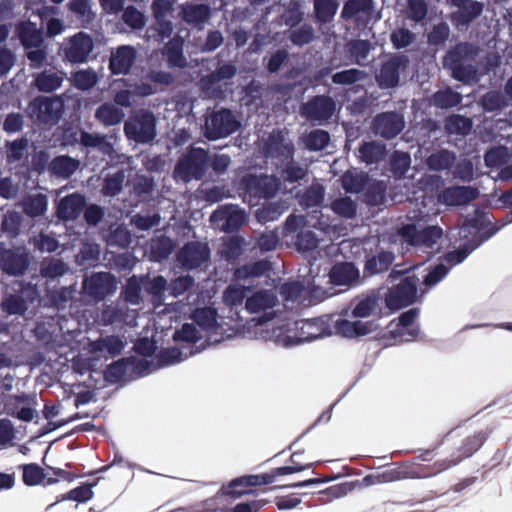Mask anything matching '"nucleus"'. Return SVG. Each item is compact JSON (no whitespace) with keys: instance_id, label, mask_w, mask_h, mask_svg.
Masks as SVG:
<instances>
[{"instance_id":"f257e3e1","label":"nucleus","mask_w":512,"mask_h":512,"mask_svg":"<svg viewBox=\"0 0 512 512\" xmlns=\"http://www.w3.org/2000/svg\"><path fill=\"white\" fill-rule=\"evenodd\" d=\"M479 52V47L474 43H456L443 56V67L450 72L451 77L455 80L469 83L476 79L475 63Z\"/></svg>"},{"instance_id":"f03ea898","label":"nucleus","mask_w":512,"mask_h":512,"mask_svg":"<svg viewBox=\"0 0 512 512\" xmlns=\"http://www.w3.org/2000/svg\"><path fill=\"white\" fill-rule=\"evenodd\" d=\"M431 477L428 465L416 462H403L396 466L366 475L362 479L365 486L390 483L403 479H421Z\"/></svg>"},{"instance_id":"7ed1b4c3","label":"nucleus","mask_w":512,"mask_h":512,"mask_svg":"<svg viewBox=\"0 0 512 512\" xmlns=\"http://www.w3.org/2000/svg\"><path fill=\"white\" fill-rule=\"evenodd\" d=\"M279 184L275 177L268 175L248 174L239 182L240 195L250 206L258 205L261 199H270L275 196Z\"/></svg>"},{"instance_id":"20e7f679","label":"nucleus","mask_w":512,"mask_h":512,"mask_svg":"<svg viewBox=\"0 0 512 512\" xmlns=\"http://www.w3.org/2000/svg\"><path fill=\"white\" fill-rule=\"evenodd\" d=\"M64 103L61 98L37 96L26 108L27 116L36 124L54 126L62 117Z\"/></svg>"},{"instance_id":"39448f33","label":"nucleus","mask_w":512,"mask_h":512,"mask_svg":"<svg viewBox=\"0 0 512 512\" xmlns=\"http://www.w3.org/2000/svg\"><path fill=\"white\" fill-rule=\"evenodd\" d=\"M208 151L200 147H191L183 154L176 166L175 174L184 182L201 180L208 168Z\"/></svg>"},{"instance_id":"423d86ee","label":"nucleus","mask_w":512,"mask_h":512,"mask_svg":"<svg viewBox=\"0 0 512 512\" xmlns=\"http://www.w3.org/2000/svg\"><path fill=\"white\" fill-rule=\"evenodd\" d=\"M157 119L153 112L140 109L130 115L124 124V132L128 139L136 143H149L156 137Z\"/></svg>"},{"instance_id":"0eeeda50","label":"nucleus","mask_w":512,"mask_h":512,"mask_svg":"<svg viewBox=\"0 0 512 512\" xmlns=\"http://www.w3.org/2000/svg\"><path fill=\"white\" fill-rule=\"evenodd\" d=\"M486 439L487 435L483 431L467 436L463 440L462 445L458 448L457 455L453 454L451 458L438 460L433 464L428 465L431 477L436 476L439 473L458 465L464 459L471 457L483 446Z\"/></svg>"},{"instance_id":"6e6552de","label":"nucleus","mask_w":512,"mask_h":512,"mask_svg":"<svg viewBox=\"0 0 512 512\" xmlns=\"http://www.w3.org/2000/svg\"><path fill=\"white\" fill-rule=\"evenodd\" d=\"M239 127L240 123L232 111L227 108H221L213 110L206 116L204 134L209 140H218L233 134Z\"/></svg>"},{"instance_id":"1a4fd4ad","label":"nucleus","mask_w":512,"mask_h":512,"mask_svg":"<svg viewBox=\"0 0 512 512\" xmlns=\"http://www.w3.org/2000/svg\"><path fill=\"white\" fill-rule=\"evenodd\" d=\"M417 277H404L397 285L388 289L385 304L390 310L396 311L412 305L417 297Z\"/></svg>"},{"instance_id":"9d476101","label":"nucleus","mask_w":512,"mask_h":512,"mask_svg":"<svg viewBox=\"0 0 512 512\" xmlns=\"http://www.w3.org/2000/svg\"><path fill=\"white\" fill-rule=\"evenodd\" d=\"M409 65V58L405 54H391L382 62L379 72L376 74V82L382 89L395 88L400 82V73Z\"/></svg>"},{"instance_id":"9b49d317","label":"nucleus","mask_w":512,"mask_h":512,"mask_svg":"<svg viewBox=\"0 0 512 512\" xmlns=\"http://www.w3.org/2000/svg\"><path fill=\"white\" fill-rule=\"evenodd\" d=\"M398 234L409 245L432 248L443 236V230L437 225L418 230L413 223L403 224Z\"/></svg>"},{"instance_id":"f8f14e48","label":"nucleus","mask_w":512,"mask_h":512,"mask_svg":"<svg viewBox=\"0 0 512 512\" xmlns=\"http://www.w3.org/2000/svg\"><path fill=\"white\" fill-rule=\"evenodd\" d=\"M93 49V38L80 31L64 42L62 46L63 59L71 64L86 63Z\"/></svg>"},{"instance_id":"ddd939ff","label":"nucleus","mask_w":512,"mask_h":512,"mask_svg":"<svg viewBox=\"0 0 512 512\" xmlns=\"http://www.w3.org/2000/svg\"><path fill=\"white\" fill-rule=\"evenodd\" d=\"M117 288L116 278L110 272H94L85 277L82 289L85 295L95 301H102L113 294Z\"/></svg>"},{"instance_id":"4468645a","label":"nucleus","mask_w":512,"mask_h":512,"mask_svg":"<svg viewBox=\"0 0 512 512\" xmlns=\"http://www.w3.org/2000/svg\"><path fill=\"white\" fill-rule=\"evenodd\" d=\"M335 101L328 95H316L300 106V113L308 121L325 122L335 112Z\"/></svg>"},{"instance_id":"2eb2a0df","label":"nucleus","mask_w":512,"mask_h":512,"mask_svg":"<svg viewBox=\"0 0 512 512\" xmlns=\"http://www.w3.org/2000/svg\"><path fill=\"white\" fill-rule=\"evenodd\" d=\"M404 127V116L396 111H385L377 114L371 125L373 133L386 140L397 137Z\"/></svg>"},{"instance_id":"dca6fc26","label":"nucleus","mask_w":512,"mask_h":512,"mask_svg":"<svg viewBox=\"0 0 512 512\" xmlns=\"http://www.w3.org/2000/svg\"><path fill=\"white\" fill-rule=\"evenodd\" d=\"M30 255L25 247L7 249L0 246V266L10 276H22L29 267Z\"/></svg>"},{"instance_id":"f3484780","label":"nucleus","mask_w":512,"mask_h":512,"mask_svg":"<svg viewBox=\"0 0 512 512\" xmlns=\"http://www.w3.org/2000/svg\"><path fill=\"white\" fill-rule=\"evenodd\" d=\"M176 258L182 268L193 270L209 260L210 248L207 243L190 241L177 252Z\"/></svg>"},{"instance_id":"a211bd4d","label":"nucleus","mask_w":512,"mask_h":512,"mask_svg":"<svg viewBox=\"0 0 512 512\" xmlns=\"http://www.w3.org/2000/svg\"><path fill=\"white\" fill-rule=\"evenodd\" d=\"M300 455L299 451H295L290 456L289 466L277 467L271 469L267 473H263L260 476H250L246 478H242L244 483L246 484H254V485H268L275 481V479L279 476L289 475L297 472H301L305 469H309L313 466L312 462L301 463L297 460V457Z\"/></svg>"},{"instance_id":"6ab92c4d","label":"nucleus","mask_w":512,"mask_h":512,"mask_svg":"<svg viewBox=\"0 0 512 512\" xmlns=\"http://www.w3.org/2000/svg\"><path fill=\"white\" fill-rule=\"evenodd\" d=\"M137 58V50L131 45H120L112 51L108 68L112 75L130 73Z\"/></svg>"},{"instance_id":"aec40b11","label":"nucleus","mask_w":512,"mask_h":512,"mask_svg":"<svg viewBox=\"0 0 512 512\" xmlns=\"http://www.w3.org/2000/svg\"><path fill=\"white\" fill-rule=\"evenodd\" d=\"M374 12L373 0H347L341 11L345 20H354L358 25H367Z\"/></svg>"},{"instance_id":"412c9836","label":"nucleus","mask_w":512,"mask_h":512,"mask_svg":"<svg viewBox=\"0 0 512 512\" xmlns=\"http://www.w3.org/2000/svg\"><path fill=\"white\" fill-rule=\"evenodd\" d=\"M330 282L336 286H357L360 282V272L352 262H340L332 266L329 272Z\"/></svg>"},{"instance_id":"4be33fe9","label":"nucleus","mask_w":512,"mask_h":512,"mask_svg":"<svg viewBox=\"0 0 512 512\" xmlns=\"http://www.w3.org/2000/svg\"><path fill=\"white\" fill-rule=\"evenodd\" d=\"M15 34L25 50L39 48L44 43V34L36 23L22 20L15 26Z\"/></svg>"},{"instance_id":"5701e85b","label":"nucleus","mask_w":512,"mask_h":512,"mask_svg":"<svg viewBox=\"0 0 512 512\" xmlns=\"http://www.w3.org/2000/svg\"><path fill=\"white\" fill-rule=\"evenodd\" d=\"M86 206L84 195L74 192L61 198L57 206V216L64 221L76 220Z\"/></svg>"},{"instance_id":"b1692460","label":"nucleus","mask_w":512,"mask_h":512,"mask_svg":"<svg viewBox=\"0 0 512 512\" xmlns=\"http://www.w3.org/2000/svg\"><path fill=\"white\" fill-rule=\"evenodd\" d=\"M478 196L479 191L477 188L471 186H451L442 191L440 199L448 206H461L474 201Z\"/></svg>"},{"instance_id":"393cba45","label":"nucleus","mask_w":512,"mask_h":512,"mask_svg":"<svg viewBox=\"0 0 512 512\" xmlns=\"http://www.w3.org/2000/svg\"><path fill=\"white\" fill-rule=\"evenodd\" d=\"M181 17L188 25L202 30L211 17V8L207 4H186L182 7Z\"/></svg>"},{"instance_id":"a878e982","label":"nucleus","mask_w":512,"mask_h":512,"mask_svg":"<svg viewBox=\"0 0 512 512\" xmlns=\"http://www.w3.org/2000/svg\"><path fill=\"white\" fill-rule=\"evenodd\" d=\"M335 330L337 334L347 338H354L368 335L376 329L374 321H349L347 319L337 320L335 323Z\"/></svg>"},{"instance_id":"bb28decb","label":"nucleus","mask_w":512,"mask_h":512,"mask_svg":"<svg viewBox=\"0 0 512 512\" xmlns=\"http://www.w3.org/2000/svg\"><path fill=\"white\" fill-rule=\"evenodd\" d=\"M22 470V480L26 486H36L43 484L44 486L53 485L58 482L57 478H52L49 473L36 463L23 464L20 466Z\"/></svg>"},{"instance_id":"cd10ccee","label":"nucleus","mask_w":512,"mask_h":512,"mask_svg":"<svg viewBox=\"0 0 512 512\" xmlns=\"http://www.w3.org/2000/svg\"><path fill=\"white\" fill-rule=\"evenodd\" d=\"M394 259L395 256L391 251H381L367 257L363 269L364 275L373 276L388 271Z\"/></svg>"},{"instance_id":"c85d7f7f","label":"nucleus","mask_w":512,"mask_h":512,"mask_svg":"<svg viewBox=\"0 0 512 512\" xmlns=\"http://www.w3.org/2000/svg\"><path fill=\"white\" fill-rule=\"evenodd\" d=\"M277 297L271 290H260L246 299L245 308L250 313H260L273 308Z\"/></svg>"},{"instance_id":"c756f323","label":"nucleus","mask_w":512,"mask_h":512,"mask_svg":"<svg viewBox=\"0 0 512 512\" xmlns=\"http://www.w3.org/2000/svg\"><path fill=\"white\" fill-rule=\"evenodd\" d=\"M458 8L459 11L452 14V21L458 29H461L467 27L481 15L484 5L481 2L471 0L464 6Z\"/></svg>"},{"instance_id":"7c9ffc66","label":"nucleus","mask_w":512,"mask_h":512,"mask_svg":"<svg viewBox=\"0 0 512 512\" xmlns=\"http://www.w3.org/2000/svg\"><path fill=\"white\" fill-rule=\"evenodd\" d=\"M90 347L93 353H99L105 356L107 354L110 357H115L122 352L124 342L118 336L108 335L93 341Z\"/></svg>"},{"instance_id":"2f4dec72","label":"nucleus","mask_w":512,"mask_h":512,"mask_svg":"<svg viewBox=\"0 0 512 512\" xmlns=\"http://www.w3.org/2000/svg\"><path fill=\"white\" fill-rule=\"evenodd\" d=\"M79 164L78 160L68 155H60L49 162L48 170L52 175L68 179L78 169Z\"/></svg>"},{"instance_id":"473e14b6","label":"nucleus","mask_w":512,"mask_h":512,"mask_svg":"<svg viewBox=\"0 0 512 512\" xmlns=\"http://www.w3.org/2000/svg\"><path fill=\"white\" fill-rule=\"evenodd\" d=\"M359 158L366 164H377L387 155L385 144L377 141L363 142L358 148Z\"/></svg>"},{"instance_id":"72a5a7b5","label":"nucleus","mask_w":512,"mask_h":512,"mask_svg":"<svg viewBox=\"0 0 512 512\" xmlns=\"http://www.w3.org/2000/svg\"><path fill=\"white\" fill-rule=\"evenodd\" d=\"M80 144L86 148H97L98 151L105 156L111 157L114 153V147L112 143L107 140L105 135L89 133L81 130Z\"/></svg>"},{"instance_id":"f704fd0d","label":"nucleus","mask_w":512,"mask_h":512,"mask_svg":"<svg viewBox=\"0 0 512 512\" xmlns=\"http://www.w3.org/2000/svg\"><path fill=\"white\" fill-rule=\"evenodd\" d=\"M124 112L112 103L105 102L95 111V118L104 126H114L122 122Z\"/></svg>"},{"instance_id":"c9c22d12","label":"nucleus","mask_w":512,"mask_h":512,"mask_svg":"<svg viewBox=\"0 0 512 512\" xmlns=\"http://www.w3.org/2000/svg\"><path fill=\"white\" fill-rule=\"evenodd\" d=\"M174 247L173 240L165 235L152 239L150 243L151 259L157 262L167 259L173 252Z\"/></svg>"},{"instance_id":"e433bc0d","label":"nucleus","mask_w":512,"mask_h":512,"mask_svg":"<svg viewBox=\"0 0 512 512\" xmlns=\"http://www.w3.org/2000/svg\"><path fill=\"white\" fill-rule=\"evenodd\" d=\"M462 99V95L450 87L438 90L432 96L433 105L441 109L456 107L461 103Z\"/></svg>"},{"instance_id":"4c0bfd02","label":"nucleus","mask_w":512,"mask_h":512,"mask_svg":"<svg viewBox=\"0 0 512 512\" xmlns=\"http://www.w3.org/2000/svg\"><path fill=\"white\" fill-rule=\"evenodd\" d=\"M271 262L268 260H258L256 262L245 264L235 271L236 279H247L250 277H260L271 270Z\"/></svg>"},{"instance_id":"58836bf2","label":"nucleus","mask_w":512,"mask_h":512,"mask_svg":"<svg viewBox=\"0 0 512 512\" xmlns=\"http://www.w3.org/2000/svg\"><path fill=\"white\" fill-rule=\"evenodd\" d=\"M343 189L348 193L363 191L368 183V176L363 172L346 171L341 177Z\"/></svg>"},{"instance_id":"ea45409f","label":"nucleus","mask_w":512,"mask_h":512,"mask_svg":"<svg viewBox=\"0 0 512 512\" xmlns=\"http://www.w3.org/2000/svg\"><path fill=\"white\" fill-rule=\"evenodd\" d=\"M261 474H257L256 476H260ZM251 475H244L241 477H237L231 480L228 484L223 485L221 487V492L230 496L234 499L240 498L243 495L251 494L254 491L251 489L252 487H256L254 484H246L242 478L250 477Z\"/></svg>"},{"instance_id":"a19ab883","label":"nucleus","mask_w":512,"mask_h":512,"mask_svg":"<svg viewBox=\"0 0 512 512\" xmlns=\"http://www.w3.org/2000/svg\"><path fill=\"white\" fill-rule=\"evenodd\" d=\"M124 180L125 172L122 169H119L112 174H107L101 188L102 195L106 197L118 195L123 189Z\"/></svg>"},{"instance_id":"79ce46f5","label":"nucleus","mask_w":512,"mask_h":512,"mask_svg":"<svg viewBox=\"0 0 512 512\" xmlns=\"http://www.w3.org/2000/svg\"><path fill=\"white\" fill-rule=\"evenodd\" d=\"M325 188L318 183L311 184L300 198V205L305 208L320 207L324 201Z\"/></svg>"},{"instance_id":"37998d69","label":"nucleus","mask_w":512,"mask_h":512,"mask_svg":"<svg viewBox=\"0 0 512 512\" xmlns=\"http://www.w3.org/2000/svg\"><path fill=\"white\" fill-rule=\"evenodd\" d=\"M169 68H184L187 65L183 55L182 44L179 42H168L163 50Z\"/></svg>"},{"instance_id":"c03bdc74","label":"nucleus","mask_w":512,"mask_h":512,"mask_svg":"<svg viewBox=\"0 0 512 512\" xmlns=\"http://www.w3.org/2000/svg\"><path fill=\"white\" fill-rule=\"evenodd\" d=\"M48 206L47 196L44 194L31 195L23 202V212L30 217H39L45 214Z\"/></svg>"},{"instance_id":"a18cd8bd","label":"nucleus","mask_w":512,"mask_h":512,"mask_svg":"<svg viewBox=\"0 0 512 512\" xmlns=\"http://www.w3.org/2000/svg\"><path fill=\"white\" fill-rule=\"evenodd\" d=\"M371 49L372 45L369 40L355 39L346 45L347 53L354 58L353 62L358 65H363Z\"/></svg>"},{"instance_id":"49530a36","label":"nucleus","mask_w":512,"mask_h":512,"mask_svg":"<svg viewBox=\"0 0 512 512\" xmlns=\"http://www.w3.org/2000/svg\"><path fill=\"white\" fill-rule=\"evenodd\" d=\"M455 160L456 156L453 152L440 150L427 158V164L432 170L443 171L450 169L454 165Z\"/></svg>"},{"instance_id":"de8ad7c7","label":"nucleus","mask_w":512,"mask_h":512,"mask_svg":"<svg viewBox=\"0 0 512 512\" xmlns=\"http://www.w3.org/2000/svg\"><path fill=\"white\" fill-rule=\"evenodd\" d=\"M472 128V120L463 115L454 114L445 119V130L449 134L466 135Z\"/></svg>"},{"instance_id":"09e8293b","label":"nucleus","mask_w":512,"mask_h":512,"mask_svg":"<svg viewBox=\"0 0 512 512\" xmlns=\"http://www.w3.org/2000/svg\"><path fill=\"white\" fill-rule=\"evenodd\" d=\"M330 207L335 214L345 219H353L357 214V204L348 196L336 198Z\"/></svg>"},{"instance_id":"8fccbe9b","label":"nucleus","mask_w":512,"mask_h":512,"mask_svg":"<svg viewBox=\"0 0 512 512\" xmlns=\"http://www.w3.org/2000/svg\"><path fill=\"white\" fill-rule=\"evenodd\" d=\"M21 216L15 211H8L2 215L0 229L8 238H16L20 233Z\"/></svg>"},{"instance_id":"3c124183","label":"nucleus","mask_w":512,"mask_h":512,"mask_svg":"<svg viewBox=\"0 0 512 512\" xmlns=\"http://www.w3.org/2000/svg\"><path fill=\"white\" fill-rule=\"evenodd\" d=\"M193 319L198 326L206 331L214 330L217 327V312L214 308H198L193 313Z\"/></svg>"},{"instance_id":"603ef678","label":"nucleus","mask_w":512,"mask_h":512,"mask_svg":"<svg viewBox=\"0 0 512 512\" xmlns=\"http://www.w3.org/2000/svg\"><path fill=\"white\" fill-rule=\"evenodd\" d=\"M338 6L336 0H315L314 12L317 20L321 23L330 22L335 16Z\"/></svg>"},{"instance_id":"864d4df0","label":"nucleus","mask_w":512,"mask_h":512,"mask_svg":"<svg viewBox=\"0 0 512 512\" xmlns=\"http://www.w3.org/2000/svg\"><path fill=\"white\" fill-rule=\"evenodd\" d=\"M326 327L320 319H308L302 322L300 334L302 339L312 341L325 335Z\"/></svg>"},{"instance_id":"5fc2aeb1","label":"nucleus","mask_w":512,"mask_h":512,"mask_svg":"<svg viewBox=\"0 0 512 512\" xmlns=\"http://www.w3.org/2000/svg\"><path fill=\"white\" fill-rule=\"evenodd\" d=\"M330 142V134L322 129H314L310 131L304 140L305 146L310 151H320L328 146Z\"/></svg>"},{"instance_id":"6e6d98bb","label":"nucleus","mask_w":512,"mask_h":512,"mask_svg":"<svg viewBox=\"0 0 512 512\" xmlns=\"http://www.w3.org/2000/svg\"><path fill=\"white\" fill-rule=\"evenodd\" d=\"M63 82V78L55 72H42L35 79V86L42 92H53L57 90Z\"/></svg>"},{"instance_id":"4d7b16f0","label":"nucleus","mask_w":512,"mask_h":512,"mask_svg":"<svg viewBox=\"0 0 512 512\" xmlns=\"http://www.w3.org/2000/svg\"><path fill=\"white\" fill-rule=\"evenodd\" d=\"M72 82L75 88L86 91L97 84L98 76L92 69H83L72 74Z\"/></svg>"},{"instance_id":"13d9d810","label":"nucleus","mask_w":512,"mask_h":512,"mask_svg":"<svg viewBox=\"0 0 512 512\" xmlns=\"http://www.w3.org/2000/svg\"><path fill=\"white\" fill-rule=\"evenodd\" d=\"M280 293L287 301L302 302L305 300L307 290L301 282L294 281L283 284Z\"/></svg>"},{"instance_id":"bf43d9fd","label":"nucleus","mask_w":512,"mask_h":512,"mask_svg":"<svg viewBox=\"0 0 512 512\" xmlns=\"http://www.w3.org/2000/svg\"><path fill=\"white\" fill-rule=\"evenodd\" d=\"M365 78L366 72L356 68H351L333 74L332 82L337 85H352L356 82L364 80Z\"/></svg>"},{"instance_id":"052dcab7","label":"nucleus","mask_w":512,"mask_h":512,"mask_svg":"<svg viewBox=\"0 0 512 512\" xmlns=\"http://www.w3.org/2000/svg\"><path fill=\"white\" fill-rule=\"evenodd\" d=\"M97 484V481L87 484L83 483L80 486L71 489L69 492L62 496V500H72L79 503L91 500L94 497L92 488Z\"/></svg>"},{"instance_id":"680f3d73","label":"nucleus","mask_w":512,"mask_h":512,"mask_svg":"<svg viewBox=\"0 0 512 512\" xmlns=\"http://www.w3.org/2000/svg\"><path fill=\"white\" fill-rule=\"evenodd\" d=\"M415 40L416 35L405 27L396 28L390 34V41L397 50L408 47Z\"/></svg>"},{"instance_id":"e2e57ef3","label":"nucleus","mask_w":512,"mask_h":512,"mask_svg":"<svg viewBox=\"0 0 512 512\" xmlns=\"http://www.w3.org/2000/svg\"><path fill=\"white\" fill-rule=\"evenodd\" d=\"M124 300L132 305H138L141 302V283L134 275L130 277L122 291Z\"/></svg>"},{"instance_id":"0e129e2a","label":"nucleus","mask_w":512,"mask_h":512,"mask_svg":"<svg viewBox=\"0 0 512 512\" xmlns=\"http://www.w3.org/2000/svg\"><path fill=\"white\" fill-rule=\"evenodd\" d=\"M244 239L240 236H232L222 245L221 255L227 260H235L242 254Z\"/></svg>"},{"instance_id":"69168bd1","label":"nucleus","mask_w":512,"mask_h":512,"mask_svg":"<svg viewBox=\"0 0 512 512\" xmlns=\"http://www.w3.org/2000/svg\"><path fill=\"white\" fill-rule=\"evenodd\" d=\"M122 20L133 30H140L146 24L144 14L132 5L126 7L123 11Z\"/></svg>"},{"instance_id":"338daca9","label":"nucleus","mask_w":512,"mask_h":512,"mask_svg":"<svg viewBox=\"0 0 512 512\" xmlns=\"http://www.w3.org/2000/svg\"><path fill=\"white\" fill-rule=\"evenodd\" d=\"M450 35V28L444 21L434 25L427 35L428 43L431 46H443Z\"/></svg>"},{"instance_id":"774afa93","label":"nucleus","mask_w":512,"mask_h":512,"mask_svg":"<svg viewBox=\"0 0 512 512\" xmlns=\"http://www.w3.org/2000/svg\"><path fill=\"white\" fill-rule=\"evenodd\" d=\"M411 164L410 155L407 152L394 151L390 160V169L396 176H403Z\"/></svg>"}]
</instances>
